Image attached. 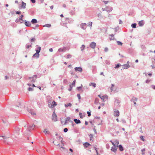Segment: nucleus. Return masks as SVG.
Here are the masks:
<instances>
[{
	"mask_svg": "<svg viewBox=\"0 0 155 155\" xmlns=\"http://www.w3.org/2000/svg\"><path fill=\"white\" fill-rule=\"evenodd\" d=\"M89 86H93L94 88H95L96 87V84L94 83H90L89 84Z\"/></svg>",
	"mask_w": 155,
	"mask_h": 155,
	"instance_id": "21",
	"label": "nucleus"
},
{
	"mask_svg": "<svg viewBox=\"0 0 155 155\" xmlns=\"http://www.w3.org/2000/svg\"><path fill=\"white\" fill-rule=\"evenodd\" d=\"M71 106L72 104L71 103H69L64 104V107H67L68 106L71 107Z\"/></svg>",
	"mask_w": 155,
	"mask_h": 155,
	"instance_id": "24",
	"label": "nucleus"
},
{
	"mask_svg": "<svg viewBox=\"0 0 155 155\" xmlns=\"http://www.w3.org/2000/svg\"><path fill=\"white\" fill-rule=\"evenodd\" d=\"M32 44L31 43V45H28L26 44L25 45L26 48H29L30 47H32Z\"/></svg>",
	"mask_w": 155,
	"mask_h": 155,
	"instance_id": "33",
	"label": "nucleus"
},
{
	"mask_svg": "<svg viewBox=\"0 0 155 155\" xmlns=\"http://www.w3.org/2000/svg\"><path fill=\"white\" fill-rule=\"evenodd\" d=\"M114 147H112L111 149V150L114 152H116L117 150V147L116 146H114Z\"/></svg>",
	"mask_w": 155,
	"mask_h": 155,
	"instance_id": "19",
	"label": "nucleus"
},
{
	"mask_svg": "<svg viewBox=\"0 0 155 155\" xmlns=\"http://www.w3.org/2000/svg\"><path fill=\"white\" fill-rule=\"evenodd\" d=\"M74 70L76 72H81L83 71V69L81 67H76L74 68Z\"/></svg>",
	"mask_w": 155,
	"mask_h": 155,
	"instance_id": "4",
	"label": "nucleus"
},
{
	"mask_svg": "<svg viewBox=\"0 0 155 155\" xmlns=\"http://www.w3.org/2000/svg\"><path fill=\"white\" fill-rule=\"evenodd\" d=\"M119 112L118 110L114 111V116L118 117L119 115Z\"/></svg>",
	"mask_w": 155,
	"mask_h": 155,
	"instance_id": "14",
	"label": "nucleus"
},
{
	"mask_svg": "<svg viewBox=\"0 0 155 155\" xmlns=\"http://www.w3.org/2000/svg\"><path fill=\"white\" fill-rule=\"evenodd\" d=\"M98 96L102 100L104 101L105 98V97L104 96H101V95H98Z\"/></svg>",
	"mask_w": 155,
	"mask_h": 155,
	"instance_id": "23",
	"label": "nucleus"
},
{
	"mask_svg": "<svg viewBox=\"0 0 155 155\" xmlns=\"http://www.w3.org/2000/svg\"><path fill=\"white\" fill-rule=\"evenodd\" d=\"M36 39L35 37L32 38L30 40L31 42H33Z\"/></svg>",
	"mask_w": 155,
	"mask_h": 155,
	"instance_id": "38",
	"label": "nucleus"
},
{
	"mask_svg": "<svg viewBox=\"0 0 155 155\" xmlns=\"http://www.w3.org/2000/svg\"><path fill=\"white\" fill-rule=\"evenodd\" d=\"M96 45V43L94 42H92L90 44L89 46L92 48L94 49L95 48Z\"/></svg>",
	"mask_w": 155,
	"mask_h": 155,
	"instance_id": "6",
	"label": "nucleus"
},
{
	"mask_svg": "<svg viewBox=\"0 0 155 155\" xmlns=\"http://www.w3.org/2000/svg\"><path fill=\"white\" fill-rule=\"evenodd\" d=\"M108 49L107 47H106L104 48V51L105 52H107L108 51Z\"/></svg>",
	"mask_w": 155,
	"mask_h": 155,
	"instance_id": "52",
	"label": "nucleus"
},
{
	"mask_svg": "<svg viewBox=\"0 0 155 155\" xmlns=\"http://www.w3.org/2000/svg\"><path fill=\"white\" fill-rule=\"evenodd\" d=\"M131 100H132V101H137L138 100V98L134 97H133Z\"/></svg>",
	"mask_w": 155,
	"mask_h": 155,
	"instance_id": "34",
	"label": "nucleus"
},
{
	"mask_svg": "<svg viewBox=\"0 0 155 155\" xmlns=\"http://www.w3.org/2000/svg\"><path fill=\"white\" fill-rule=\"evenodd\" d=\"M20 20H19V19H18V18H17L15 21V22H16V23H18L20 21Z\"/></svg>",
	"mask_w": 155,
	"mask_h": 155,
	"instance_id": "54",
	"label": "nucleus"
},
{
	"mask_svg": "<svg viewBox=\"0 0 155 155\" xmlns=\"http://www.w3.org/2000/svg\"><path fill=\"white\" fill-rule=\"evenodd\" d=\"M28 90L29 91H32L33 90V88L31 87H29L28 88Z\"/></svg>",
	"mask_w": 155,
	"mask_h": 155,
	"instance_id": "44",
	"label": "nucleus"
},
{
	"mask_svg": "<svg viewBox=\"0 0 155 155\" xmlns=\"http://www.w3.org/2000/svg\"><path fill=\"white\" fill-rule=\"evenodd\" d=\"M43 132L45 134H49V132L47 131V129H45L44 130V131H43Z\"/></svg>",
	"mask_w": 155,
	"mask_h": 155,
	"instance_id": "37",
	"label": "nucleus"
},
{
	"mask_svg": "<svg viewBox=\"0 0 155 155\" xmlns=\"http://www.w3.org/2000/svg\"><path fill=\"white\" fill-rule=\"evenodd\" d=\"M130 67V66L127 64H123L122 65V68L123 69H127Z\"/></svg>",
	"mask_w": 155,
	"mask_h": 155,
	"instance_id": "13",
	"label": "nucleus"
},
{
	"mask_svg": "<svg viewBox=\"0 0 155 155\" xmlns=\"http://www.w3.org/2000/svg\"><path fill=\"white\" fill-rule=\"evenodd\" d=\"M31 22L32 24H35L38 23V21L36 19L33 18L31 20Z\"/></svg>",
	"mask_w": 155,
	"mask_h": 155,
	"instance_id": "15",
	"label": "nucleus"
},
{
	"mask_svg": "<svg viewBox=\"0 0 155 155\" xmlns=\"http://www.w3.org/2000/svg\"><path fill=\"white\" fill-rule=\"evenodd\" d=\"M26 4L23 1L21 2V5L19 7L20 9H25L26 8Z\"/></svg>",
	"mask_w": 155,
	"mask_h": 155,
	"instance_id": "5",
	"label": "nucleus"
},
{
	"mask_svg": "<svg viewBox=\"0 0 155 155\" xmlns=\"http://www.w3.org/2000/svg\"><path fill=\"white\" fill-rule=\"evenodd\" d=\"M118 147L120 151H123V150H124L123 147V146H122V145H121L120 144V145H119Z\"/></svg>",
	"mask_w": 155,
	"mask_h": 155,
	"instance_id": "20",
	"label": "nucleus"
},
{
	"mask_svg": "<svg viewBox=\"0 0 155 155\" xmlns=\"http://www.w3.org/2000/svg\"><path fill=\"white\" fill-rule=\"evenodd\" d=\"M30 1L33 3H35L36 2V0H30Z\"/></svg>",
	"mask_w": 155,
	"mask_h": 155,
	"instance_id": "57",
	"label": "nucleus"
},
{
	"mask_svg": "<svg viewBox=\"0 0 155 155\" xmlns=\"http://www.w3.org/2000/svg\"><path fill=\"white\" fill-rule=\"evenodd\" d=\"M41 47L40 46L38 45H36V48L35 49L36 52L39 53L41 50Z\"/></svg>",
	"mask_w": 155,
	"mask_h": 155,
	"instance_id": "8",
	"label": "nucleus"
},
{
	"mask_svg": "<svg viewBox=\"0 0 155 155\" xmlns=\"http://www.w3.org/2000/svg\"><path fill=\"white\" fill-rule=\"evenodd\" d=\"M111 86H112V87H111L110 89H111V91H113L114 90V89L113 88V87L114 86V84H112V85H111Z\"/></svg>",
	"mask_w": 155,
	"mask_h": 155,
	"instance_id": "61",
	"label": "nucleus"
},
{
	"mask_svg": "<svg viewBox=\"0 0 155 155\" xmlns=\"http://www.w3.org/2000/svg\"><path fill=\"white\" fill-rule=\"evenodd\" d=\"M79 116H80V118H82L83 117L82 115V113H79Z\"/></svg>",
	"mask_w": 155,
	"mask_h": 155,
	"instance_id": "59",
	"label": "nucleus"
},
{
	"mask_svg": "<svg viewBox=\"0 0 155 155\" xmlns=\"http://www.w3.org/2000/svg\"><path fill=\"white\" fill-rule=\"evenodd\" d=\"M93 130L95 134H97V131H96V130L94 128L93 129Z\"/></svg>",
	"mask_w": 155,
	"mask_h": 155,
	"instance_id": "63",
	"label": "nucleus"
},
{
	"mask_svg": "<svg viewBox=\"0 0 155 155\" xmlns=\"http://www.w3.org/2000/svg\"><path fill=\"white\" fill-rule=\"evenodd\" d=\"M51 26V25L50 24H46L43 25V27H46L48 28H50Z\"/></svg>",
	"mask_w": 155,
	"mask_h": 155,
	"instance_id": "28",
	"label": "nucleus"
},
{
	"mask_svg": "<svg viewBox=\"0 0 155 155\" xmlns=\"http://www.w3.org/2000/svg\"><path fill=\"white\" fill-rule=\"evenodd\" d=\"M117 45H119L122 46L123 45V43L120 41H117Z\"/></svg>",
	"mask_w": 155,
	"mask_h": 155,
	"instance_id": "31",
	"label": "nucleus"
},
{
	"mask_svg": "<svg viewBox=\"0 0 155 155\" xmlns=\"http://www.w3.org/2000/svg\"><path fill=\"white\" fill-rule=\"evenodd\" d=\"M105 63L107 64H110V61H108V60H106L105 61Z\"/></svg>",
	"mask_w": 155,
	"mask_h": 155,
	"instance_id": "49",
	"label": "nucleus"
},
{
	"mask_svg": "<svg viewBox=\"0 0 155 155\" xmlns=\"http://www.w3.org/2000/svg\"><path fill=\"white\" fill-rule=\"evenodd\" d=\"M1 137H3V141L5 142L6 141V140L7 138V137L5 136H1Z\"/></svg>",
	"mask_w": 155,
	"mask_h": 155,
	"instance_id": "36",
	"label": "nucleus"
},
{
	"mask_svg": "<svg viewBox=\"0 0 155 155\" xmlns=\"http://www.w3.org/2000/svg\"><path fill=\"white\" fill-rule=\"evenodd\" d=\"M15 13L16 14L20 15L21 14V12L20 11H16L15 12Z\"/></svg>",
	"mask_w": 155,
	"mask_h": 155,
	"instance_id": "40",
	"label": "nucleus"
},
{
	"mask_svg": "<svg viewBox=\"0 0 155 155\" xmlns=\"http://www.w3.org/2000/svg\"><path fill=\"white\" fill-rule=\"evenodd\" d=\"M74 121L75 122L76 124H79L81 122L80 120L77 119H74Z\"/></svg>",
	"mask_w": 155,
	"mask_h": 155,
	"instance_id": "18",
	"label": "nucleus"
},
{
	"mask_svg": "<svg viewBox=\"0 0 155 155\" xmlns=\"http://www.w3.org/2000/svg\"><path fill=\"white\" fill-rule=\"evenodd\" d=\"M53 143H54L55 145H56V146H58V145H59V143H55L54 142V141L53 142Z\"/></svg>",
	"mask_w": 155,
	"mask_h": 155,
	"instance_id": "60",
	"label": "nucleus"
},
{
	"mask_svg": "<svg viewBox=\"0 0 155 155\" xmlns=\"http://www.w3.org/2000/svg\"><path fill=\"white\" fill-rule=\"evenodd\" d=\"M68 131V129L67 128H65L64 129V132L66 133Z\"/></svg>",
	"mask_w": 155,
	"mask_h": 155,
	"instance_id": "53",
	"label": "nucleus"
},
{
	"mask_svg": "<svg viewBox=\"0 0 155 155\" xmlns=\"http://www.w3.org/2000/svg\"><path fill=\"white\" fill-rule=\"evenodd\" d=\"M86 25L87 24L85 23H82L80 25V26L82 29L84 30L86 28Z\"/></svg>",
	"mask_w": 155,
	"mask_h": 155,
	"instance_id": "11",
	"label": "nucleus"
},
{
	"mask_svg": "<svg viewBox=\"0 0 155 155\" xmlns=\"http://www.w3.org/2000/svg\"><path fill=\"white\" fill-rule=\"evenodd\" d=\"M115 66L114 68L115 69H117L120 67L121 65L120 63H118L117 64H115Z\"/></svg>",
	"mask_w": 155,
	"mask_h": 155,
	"instance_id": "26",
	"label": "nucleus"
},
{
	"mask_svg": "<svg viewBox=\"0 0 155 155\" xmlns=\"http://www.w3.org/2000/svg\"><path fill=\"white\" fill-rule=\"evenodd\" d=\"M123 23L122 21L120 20H119V23L120 24H122Z\"/></svg>",
	"mask_w": 155,
	"mask_h": 155,
	"instance_id": "62",
	"label": "nucleus"
},
{
	"mask_svg": "<svg viewBox=\"0 0 155 155\" xmlns=\"http://www.w3.org/2000/svg\"><path fill=\"white\" fill-rule=\"evenodd\" d=\"M2 120L4 124H6V126H8V125L9 123H8L7 121L6 120L2 119Z\"/></svg>",
	"mask_w": 155,
	"mask_h": 155,
	"instance_id": "22",
	"label": "nucleus"
},
{
	"mask_svg": "<svg viewBox=\"0 0 155 155\" xmlns=\"http://www.w3.org/2000/svg\"><path fill=\"white\" fill-rule=\"evenodd\" d=\"M75 80H74L72 83V84L71 85H72V86H75Z\"/></svg>",
	"mask_w": 155,
	"mask_h": 155,
	"instance_id": "46",
	"label": "nucleus"
},
{
	"mask_svg": "<svg viewBox=\"0 0 155 155\" xmlns=\"http://www.w3.org/2000/svg\"><path fill=\"white\" fill-rule=\"evenodd\" d=\"M57 138H58V139L59 140H60L61 142V143H62V140H63V138L61 136H59L58 137H57Z\"/></svg>",
	"mask_w": 155,
	"mask_h": 155,
	"instance_id": "39",
	"label": "nucleus"
},
{
	"mask_svg": "<svg viewBox=\"0 0 155 155\" xmlns=\"http://www.w3.org/2000/svg\"><path fill=\"white\" fill-rule=\"evenodd\" d=\"M72 55L70 54H68L67 55L66 58L68 59H69L70 58H71L72 57Z\"/></svg>",
	"mask_w": 155,
	"mask_h": 155,
	"instance_id": "43",
	"label": "nucleus"
},
{
	"mask_svg": "<svg viewBox=\"0 0 155 155\" xmlns=\"http://www.w3.org/2000/svg\"><path fill=\"white\" fill-rule=\"evenodd\" d=\"M140 138L141 140L143 141L144 140V138L143 136H140Z\"/></svg>",
	"mask_w": 155,
	"mask_h": 155,
	"instance_id": "47",
	"label": "nucleus"
},
{
	"mask_svg": "<svg viewBox=\"0 0 155 155\" xmlns=\"http://www.w3.org/2000/svg\"><path fill=\"white\" fill-rule=\"evenodd\" d=\"M88 25H87L88 26H90L91 27H92V22L91 21H90L88 24Z\"/></svg>",
	"mask_w": 155,
	"mask_h": 155,
	"instance_id": "42",
	"label": "nucleus"
},
{
	"mask_svg": "<svg viewBox=\"0 0 155 155\" xmlns=\"http://www.w3.org/2000/svg\"><path fill=\"white\" fill-rule=\"evenodd\" d=\"M105 10L107 12H110L112 11L113 8L110 6H107L105 8Z\"/></svg>",
	"mask_w": 155,
	"mask_h": 155,
	"instance_id": "3",
	"label": "nucleus"
},
{
	"mask_svg": "<svg viewBox=\"0 0 155 155\" xmlns=\"http://www.w3.org/2000/svg\"><path fill=\"white\" fill-rule=\"evenodd\" d=\"M137 24L136 23H132L131 25V26L133 28H135L136 27Z\"/></svg>",
	"mask_w": 155,
	"mask_h": 155,
	"instance_id": "27",
	"label": "nucleus"
},
{
	"mask_svg": "<svg viewBox=\"0 0 155 155\" xmlns=\"http://www.w3.org/2000/svg\"><path fill=\"white\" fill-rule=\"evenodd\" d=\"M35 126V125L34 124H33L31 126H29V130H33Z\"/></svg>",
	"mask_w": 155,
	"mask_h": 155,
	"instance_id": "25",
	"label": "nucleus"
},
{
	"mask_svg": "<svg viewBox=\"0 0 155 155\" xmlns=\"http://www.w3.org/2000/svg\"><path fill=\"white\" fill-rule=\"evenodd\" d=\"M145 151V149H143L141 150V151L142 152V154L143 155H144V152Z\"/></svg>",
	"mask_w": 155,
	"mask_h": 155,
	"instance_id": "51",
	"label": "nucleus"
},
{
	"mask_svg": "<svg viewBox=\"0 0 155 155\" xmlns=\"http://www.w3.org/2000/svg\"><path fill=\"white\" fill-rule=\"evenodd\" d=\"M66 120L67 121H70V117H68L66 118Z\"/></svg>",
	"mask_w": 155,
	"mask_h": 155,
	"instance_id": "58",
	"label": "nucleus"
},
{
	"mask_svg": "<svg viewBox=\"0 0 155 155\" xmlns=\"http://www.w3.org/2000/svg\"><path fill=\"white\" fill-rule=\"evenodd\" d=\"M73 86L71 85H70L69 86V88L68 89V91H71L72 90Z\"/></svg>",
	"mask_w": 155,
	"mask_h": 155,
	"instance_id": "41",
	"label": "nucleus"
},
{
	"mask_svg": "<svg viewBox=\"0 0 155 155\" xmlns=\"http://www.w3.org/2000/svg\"><path fill=\"white\" fill-rule=\"evenodd\" d=\"M26 27H30L31 25V22L29 21H27L26 20L24 21Z\"/></svg>",
	"mask_w": 155,
	"mask_h": 155,
	"instance_id": "7",
	"label": "nucleus"
},
{
	"mask_svg": "<svg viewBox=\"0 0 155 155\" xmlns=\"http://www.w3.org/2000/svg\"><path fill=\"white\" fill-rule=\"evenodd\" d=\"M85 45H82L81 47V50L82 51H83L84 49V48H85Z\"/></svg>",
	"mask_w": 155,
	"mask_h": 155,
	"instance_id": "29",
	"label": "nucleus"
},
{
	"mask_svg": "<svg viewBox=\"0 0 155 155\" xmlns=\"http://www.w3.org/2000/svg\"><path fill=\"white\" fill-rule=\"evenodd\" d=\"M115 144V145H116V147H117L118 144H119V141L118 140H116L114 141Z\"/></svg>",
	"mask_w": 155,
	"mask_h": 155,
	"instance_id": "35",
	"label": "nucleus"
},
{
	"mask_svg": "<svg viewBox=\"0 0 155 155\" xmlns=\"http://www.w3.org/2000/svg\"><path fill=\"white\" fill-rule=\"evenodd\" d=\"M39 53L36 52V53L33 55L32 57L33 58H36V59H38L39 57L40 54Z\"/></svg>",
	"mask_w": 155,
	"mask_h": 155,
	"instance_id": "9",
	"label": "nucleus"
},
{
	"mask_svg": "<svg viewBox=\"0 0 155 155\" xmlns=\"http://www.w3.org/2000/svg\"><path fill=\"white\" fill-rule=\"evenodd\" d=\"M138 24L139 26L142 27L144 24V22L143 20H142L139 21Z\"/></svg>",
	"mask_w": 155,
	"mask_h": 155,
	"instance_id": "10",
	"label": "nucleus"
},
{
	"mask_svg": "<svg viewBox=\"0 0 155 155\" xmlns=\"http://www.w3.org/2000/svg\"><path fill=\"white\" fill-rule=\"evenodd\" d=\"M114 102H115V104L116 105H117V106H120L119 105V104L120 103V101H119V100H117V99H115V101Z\"/></svg>",
	"mask_w": 155,
	"mask_h": 155,
	"instance_id": "16",
	"label": "nucleus"
},
{
	"mask_svg": "<svg viewBox=\"0 0 155 155\" xmlns=\"http://www.w3.org/2000/svg\"><path fill=\"white\" fill-rule=\"evenodd\" d=\"M65 49H62L61 48H60L58 49V51L59 52H61L64 51Z\"/></svg>",
	"mask_w": 155,
	"mask_h": 155,
	"instance_id": "32",
	"label": "nucleus"
},
{
	"mask_svg": "<svg viewBox=\"0 0 155 155\" xmlns=\"http://www.w3.org/2000/svg\"><path fill=\"white\" fill-rule=\"evenodd\" d=\"M52 119L55 122L57 120V116L54 111L53 112L52 115Z\"/></svg>",
	"mask_w": 155,
	"mask_h": 155,
	"instance_id": "2",
	"label": "nucleus"
},
{
	"mask_svg": "<svg viewBox=\"0 0 155 155\" xmlns=\"http://www.w3.org/2000/svg\"><path fill=\"white\" fill-rule=\"evenodd\" d=\"M87 113L88 114V117H90L91 116V112H89L88 111L87 112Z\"/></svg>",
	"mask_w": 155,
	"mask_h": 155,
	"instance_id": "56",
	"label": "nucleus"
},
{
	"mask_svg": "<svg viewBox=\"0 0 155 155\" xmlns=\"http://www.w3.org/2000/svg\"><path fill=\"white\" fill-rule=\"evenodd\" d=\"M77 96L78 97L79 99H81V96L80 94H77Z\"/></svg>",
	"mask_w": 155,
	"mask_h": 155,
	"instance_id": "50",
	"label": "nucleus"
},
{
	"mask_svg": "<svg viewBox=\"0 0 155 155\" xmlns=\"http://www.w3.org/2000/svg\"><path fill=\"white\" fill-rule=\"evenodd\" d=\"M52 100L51 99L48 101V106L50 108H53L57 105V103L54 101H53L54 104H52Z\"/></svg>",
	"mask_w": 155,
	"mask_h": 155,
	"instance_id": "1",
	"label": "nucleus"
},
{
	"mask_svg": "<svg viewBox=\"0 0 155 155\" xmlns=\"http://www.w3.org/2000/svg\"><path fill=\"white\" fill-rule=\"evenodd\" d=\"M84 147H87L89 146H90L91 144L88 142H85L83 143Z\"/></svg>",
	"mask_w": 155,
	"mask_h": 155,
	"instance_id": "17",
	"label": "nucleus"
},
{
	"mask_svg": "<svg viewBox=\"0 0 155 155\" xmlns=\"http://www.w3.org/2000/svg\"><path fill=\"white\" fill-rule=\"evenodd\" d=\"M151 87L153 89H154L155 90V86L154 85H152L151 86Z\"/></svg>",
	"mask_w": 155,
	"mask_h": 155,
	"instance_id": "64",
	"label": "nucleus"
},
{
	"mask_svg": "<svg viewBox=\"0 0 155 155\" xmlns=\"http://www.w3.org/2000/svg\"><path fill=\"white\" fill-rule=\"evenodd\" d=\"M121 121L122 122V123L123 124H124L126 123V121L124 119H122L121 120Z\"/></svg>",
	"mask_w": 155,
	"mask_h": 155,
	"instance_id": "55",
	"label": "nucleus"
},
{
	"mask_svg": "<svg viewBox=\"0 0 155 155\" xmlns=\"http://www.w3.org/2000/svg\"><path fill=\"white\" fill-rule=\"evenodd\" d=\"M89 137H90V140H91V139H92V138H93V134H91L89 135Z\"/></svg>",
	"mask_w": 155,
	"mask_h": 155,
	"instance_id": "48",
	"label": "nucleus"
},
{
	"mask_svg": "<svg viewBox=\"0 0 155 155\" xmlns=\"http://www.w3.org/2000/svg\"><path fill=\"white\" fill-rule=\"evenodd\" d=\"M31 78H29V79H30V80H31ZM32 78V80H31V82H32V83H33L36 80L34 78Z\"/></svg>",
	"mask_w": 155,
	"mask_h": 155,
	"instance_id": "45",
	"label": "nucleus"
},
{
	"mask_svg": "<svg viewBox=\"0 0 155 155\" xmlns=\"http://www.w3.org/2000/svg\"><path fill=\"white\" fill-rule=\"evenodd\" d=\"M15 135H18L19 134V131H20V129L18 127H16L15 128Z\"/></svg>",
	"mask_w": 155,
	"mask_h": 155,
	"instance_id": "12",
	"label": "nucleus"
},
{
	"mask_svg": "<svg viewBox=\"0 0 155 155\" xmlns=\"http://www.w3.org/2000/svg\"><path fill=\"white\" fill-rule=\"evenodd\" d=\"M24 17V15H21L20 16L19 18V20L20 21H24V20H23V17Z\"/></svg>",
	"mask_w": 155,
	"mask_h": 155,
	"instance_id": "30",
	"label": "nucleus"
}]
</instances>
